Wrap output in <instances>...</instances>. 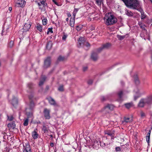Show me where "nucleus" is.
<instances>
[{
    "mask_svg": "<svg viewBox=\"0 0 152 152\" xmlns=\"http://www.w3.org/2000/svg\"><path fill=\"white\" fill-rule=\"evenodd\" d=\"M28 86L29 88H31L33 86L32 84L31 83H29L28 85Z\"/></svg>",
    "mask_w": 152,
    "mask_h": 152,
    "instance_id": "nucleus-46",
    "label": "nucleus"
},
{
    "mask_svg": "<svg viewBox=\"0 0 152 152\" xmlns=\"http://www.w3.org/2000/svg\"><path fill=\"white\" fill-rule=\"evenodd\" d=\"M9 10L10 12L12 10V8L11 7H10L9 8Z\"/></svg>",
    "mask_w": 152,
    "mask_h": 152,
    "instance_id": "nucleus-58",
    "label": "nucleus"
},
{
    "mask_svg": "<svg viewBox=\"0 0 152 152\" xmlns=\"http://www.w3.org/2000/svg\"><path fill=\"white\" fill-rule=\"evenodd\" d=\"M23 152H32L31 148L29 145H27L24 148Z\"/></svg>",
    "mask_w": 152,
    "mask_h": 152,
    "instance_id": "nucleus-20",
    "label": "nucleus"
},
{
    "mask_svg": "<svg viewBox=\"0 0 152 152\" xmlns=\"http://www.w3.org/2000/svg\"><path fill=\"white\" fill-rule=\"evenodd\" d=\"M47 20L46 18H44L42 20L43 24L44 25H46L47 24Z\"/></svg>",
    "mask_w": 152,
    "mask_h": 152,
    "instance_id": "nucleus-39",
    "label": "nucleus"
},
{
    "mask_svg": "<svg viewBox=\"0 0 152 152\" xmlns=\"http://www.w3.org/2000/svg\"><path fill=\"white\" fill-rule=\"evenodd\" d=\"M37 29L39 31L41 32L42 31V27L41 25L40 24H37Z\"/></svg>",
    "mask_w": 152,
    "mask_h": 152,
    "instance_id": "nucleus-32",
    "label": "nucleus"
},
{
    "mask_svg": "<svg viewBox=\"0 0 152 152\" xmlns=\"http://www.w3.org/2000/svg\"><path fill=\"white\" fill-rule=\"evenodd\" d=\"M28 118H26L24 120V122L23 123V125L24 126H27L28 125Z\"/></svg>",
    "mask_w": 152,
    "mask_h": 152,
    "instance_id": "nucleus-37",
    "label": "nucleus"
},
{
    "mask_svg": "<svg viewBox=\"0 0 152 152\" xmlns=\"http://www.w3.org/2000/svg\"><path fill=\"white\" fill-rule=\"evenodd\" d=\"M37 4L39 6V9L41 10L47 5L44 0L41 1L40 2H38Z\"/></svg>",
    "mask_w": 152,
    "mask_h": 152,
    "instance_id": "nucleus-12",
    "label": "nucleus"
},
{
    "mask_svg": "<svg viewBox=\"0 0 152 152\" xmlns=\"http://www.w3.org/2000/svg\"><path fill=\"white\" fill-rule=\"evenodd\" d=\"M30 109H32L33 107L34 106V104L33 102L31 101L30 104Z\"/></svg>",
    "mask_w": 152,
    "mask_h": 152,
    "instance_id": "nucleus-38",
    "label": "nucleus"
},
{
    "mask_svg": "<svg viewBox=\"0 0 152 152\" xmlns=\"http://www.w3.org/2000/svg\"><path fill=\"white\" fill-rule=\"evenodd\" d=\"M113 106L111 104H108L102 110V111L104 113H109L113 109Z\"/></svg>",
    "mask_w": 152,
    "mask_h": 152,
    "instance_id": "nucleus-4",
    "label": "nucleus"
},
{
    "mask_svg": "<svg viewBox=\"0 0 152 152\" xmlns=\"http://www.w3.org/2000/svg\"><path fill=\"white\" fill-rule=\"evenodd\" d=\"M48 30L49 31V32H50L51 33H53V31L52 30V28H48Z\"/></svg>",
    "mask_w": 152,
    "mask_h": 152,
    "instance_id": "nucleus-50",
    "label": "nucleus"
},
{
    "mask_svg": "<svg viewBox=\"0 0 152 152\" xmlns=\"http://www.w3.org/2000/svg\"><path fill=\"white\" fill-rule=\"evenodd\" d=\"M76 13H75L74 12H73V15L74 16V18H75V15H76Z\"/></svg>",
    "mask_w": 152,
    "mask_h": 152,
    "instance_id": "nucleus-60",
    "label": "nucleus"
},
{
    "mask_svg": "<svg viewBox=\"0 0 152 152\" xmlns=\"http://www.w3.org/2000/svg\"><path fill=\"white\" fill-rule=\"evenodd\" d=\"M11 103L13 106L17 105L18 103V99L17 98L13 96Z\"/></svg>",
    "mask_w": 152,
    "mask_h": 152,
    "instance_id": "nucleus-18",
    "label": "nucleus"
},
{
    "mask_svg": "<svg viewBox=\"0 0 152 152\" xmlns=\"http://www.w3.org/2000/svg\"><path fill=\"white\" fill-rule=\"evenodd\" d=\"M52 1L56 5L58 6V3L56 2L57 0H52Z\"/></svg>",
    "mask_w": 152,
    "mask_h": 152,
    "instance_id": "nucleus-53",
    "label": "nucleus"
},
{
    "mask_svg": "<svg viewBox=\"0 0 152 152\" xmlns=\"http://www.w3.org/2000/svg\"><path fill=\"white\" fill-rule=\"evenodd\" d=\"M141 19L142 20H143L146 17V15H145L144 14V13L143 12L141 11Z\"/></svg>",
    "mask_w": 152,
    "mask_h": 152,
    "instance_id": "nucleus-34",
    "label": "nucleus"
},
{
    "mask_svg": "<svg viewBox=\"0 0 152 152\" xmlns=\"http://www.w3.org/2000/svg\"><path fill=\"white\" fill-rule=\"evenodd\" d=\"M33 97V95L32 94V95H31V96H29V98L30 99H32Z\"/></svg>",
    "mask_w": 152,
    "mask_h": 152,
    "instance_id": "nucleus-56",
    "label": "nucleus"
},
{
    "mask_svg": "<svg viewBox=\"0 0 152 152\" xmlns=\"http://www.w3.org/2000/svg\"><path fill=\"white\" fill-rule=\"evenodd\" d=\"M91 30L92 31V30H94L95 28H94V27L92 26L91 27Z\"/></svg>",
    "mask_w": 152,
    "mask_h": 152,
    "instance_id": "nucleus-59",
    "label": "nucleus"
},
{
    "mask_svg": "<svg viewBox=\"0 0 152 152\" xmlns=\"http://www.w3.org/2000/svg\"><path fill=\"white\" fill-rule=\"evenodd\" d=\"M105 134L108 135L111 137L112 139L114 136V132L113 131H106L104 132Z\"/></svg>",
    "mask_w": 152,
    "mask_h": 152,
    "instance_id": "nucleus-14",
    "label": "nucleus"
},
{
    "mask_svg": "<svg viewBox=\"0 0 152 152\" xmlns=\"http://www.w3.org/2000/svg\"><path fill=\"white\" fill-rule=\"evenodd\" d=\"M42 130L44 133H45L48 132V130L47 128L45 126H43L42 129Z\"/></svg>",
    "mask_w": 152,
    "mask_h": 152,
    "instance_id": "nucleus-36",
    "label": "nucleus"
},
{
    "mask_svg": "<svg viewBox=\"0 0 152 152\" xmlns=\"http://www.w3.org/2000/svg\"><path fill=\"white\" fill-rule=\"evenodd\" d=\"M99 144L98 143V142L97 141H96L94 142V144L93 146L94 147L96 146V147H98L99 146Z\"/></svg>",
    "mask_w": 152,
    "mask_h": 152,
    "instance_id": "nucleus-41",
    "label": "nucleus"
},
{
    "mask_svg": "<svg viewBox=\"0 0 152 152\" xmlns=\"http://www.w3.org/2000/svg\"><path fill=\"white\" fill-rule=\"evenodd\" d=\"M50 110L47 108H45L43 111L44 116L46 119H49L50 118Z\"/></svg>",
    "mask_w": 152,
    "mask_h": 152,
    "instance_id": "nucleus-6",
    "label": "nucleus"
},
{
    "mask_svg": "<svg viewBox=\"0 0 152 152\" xmlns=\"http://www.w3.org/2000/svg\"><path fill=\"white\" fill-rule=\"evenodd\" d=\"M84 38L83 37H80L79 39L77 46L78 47H80L81 45L83 44L84 46L87 47H89L90 45L87 42H85L84 41Z\"/></svg>",
    "mask_w": 152,
    "mask_h": 152,
    "instance_id": "nucleus-3",
    "label": "nucleus"
},
{
    "mask_svg": "<svg viewBox=\"0 0 152 152\" xmlns=\"http://www.w3.org/2000/svg\"><path fill=\"white\" fill-rule=\"evenodd\" d=\"M13 119V117L12 116H8V120L10 121H12Z\"/></svg>",
    "mask_w": 152,
    "mask_h": 152,
    "instance_id": "nucleus-45",
    "label": "nucleus"
},
{
    "mask_svg": "<svg viewBox=\"0 0 152 152\" xmlns=\"http://www.w3.org/2000/svg\"><path fill=\"white\" fill-rule=\"evenodd\" d=\"M97 51L98 49L96 50L93 52L91 53V58L93 61H96L98 58L99 57L98 55V53L99 52H98Z\"/></svg>",
    "mask_w": 152,
    "mask_h": 152,
    "instance_id": "nucleus-5",
    "label": "nucleus"
},
{
    "mask_svg": "<svg viewBox=\"0 0 152 152\" xmlns=\"http://www.w3.org/2000/svg\"><path fill=\"white\" fill-rule=\"evenodd\" d=\"M88 67L87 66H84L83 67V72H85L87 70Z\"/></svg>",
    "mask_w": 152,
    "mask_h": 152,
    "instance_id": "nucleus-47",
    "label": "nucleus"
},
{
    "mask_svg": "<svg viewBox=\"0 0 152 152\" xmlns=\"http://www.w3.org/2000/svg\"><path fill=\"white\" fill-rule=\"evenodd\" d=\"M126 37L125 35L121 36L119 35H117L118 38L120 40H122L124 39Z\"/></svg>",
    "mask_w": 152,
    "mask_h": 152,
    "instance_id": "nucleus-33",
    "label": "nucleus"
},
{
    "mask_svg": "<svg viewBox=\"0 0 152 152\" xmlns=\"http://www.w3.org/2000/svg\"><path fill=\"white\" fill-rule=\"evenodd\" d=\"M2 35L4 34L3 32V31L2 32Z\"/></svg>",
    "mask_w": 152,
    "mask_h": 152,
    "instance_id": "nucleus-64",
    "label": "nucleus"
},
{
    "mask_svg": "<svg viewBox=\"0 0 152 152\" xmlns=\"http://www.w3.org/2000/svg\"><path fill=\"white\" fill-rule=\"evenodd\" d=\"M105 23L107 25H111L116 23L117 21V18L111 13L108 14V15L105 18Z\"/></svg>",
    "mask_w": 152,
    "mask_h": 152,
    "instance_id": "nucleus-2",
    "label": "nucleus"
},
{
    "mask_svg": "<svg viewBox=\"0 0 152 152\" xmlns=\"http://www.w3.org/2000/svg\"><path fill=\"white\" fill-rule=\"evenodd\" d=\"M134 81L135 83L137 85H139L140 83V81L139 80V79L138 77H136L134 79Z\"/></svg>",
    "mask_w": 152,
    "mask_h": 152,
    "instance_id": "nucleus-35",
    "label": "nucleus"
},
{
    "mask_svg": "<svg viewBox=\"0 0 152 152\" xmlns=\"http://www.w3.org/2000/svg\"><path fill=\"white\" fill-rule=\"evenodd\" d=\"M115 150L116 151H120L121 149L120 147H117L116 148Z\"/></svg>",
    "mask_w": 152,
    "mask_h": 152,
    "instance_id": "nucleus-52",
    "label": "nucleus"
},
{
    "mask_svg": "<svg viewBox=\"0 0 152 152\" xmlns=\"http://www.w3.org/2000/svg\"><path fill=\"white\" fill-rule=\"evenodd\" d=\"M81 27H80L79 26H77L76 28V29L77 31H80L81 30Z\"/></svg>",
    "mask_w": 152,
    "mask_h": 152,
    "instance_id": "nucleus-49",
    "label": "nucleus"
},
{
    "mask_svg": "<svg viewBox=\"0 0 152 152\" xmlns=\"http://www.w3.org/2000/svg\"><path fill=\"white\" fill-rule=\"evenodd\" d=\"M145 104H146L145 101L144 99L143 98L141 99L140 100L138 104V106L139 107H143Z\"/></svg>",
    "mask_w": 152,
    "mask_h": 152,
    "instance_id": "nucleus-13",
    "label": "nucleus"
},
{
    "mask_svg": "<svg viewBox=\"0 0 152 152\" xmlns=\"http://www.w3.org/2000/svg\"><path fill=\"white\" fill-rule=\"evenodd\" d=\"M93 83V81L91 80H89L88 81V83L89 84H91Z\"/></svg>",
    "mask_w": 152,
    "mask_h": 152,
    "instance_id": "nucleus-51",
    "label": "nucleus"
},
{
    "mask_svg": "<svg viewBox=\"0 0 152 152\" xmlns=\"http://www.w3.org/2000/svg\"><path fill=\"white\" fill-rule=\"evenodd\" d=\"M118 94L120 98H121L122 97V96L123 95V91L122 90H120L119 91L118 93Z\"/></svg>",
    "mask_w": 152,
    "mask_h": 152,
    "instance_id": "nucleus-31",
    "label": "nucleus"
},
{
    "mask_svg": "<svg viewBox=\"0 0 152 152\" xmlns=\"http://www.w3.org/2000/svg\"><path fill=\"white\" fill-rule=\"evenodd\" d=\"M151 61H152V55H151Z\"/></svg>",
    "mask_w": 152,
    "mask_h": 152,
    "instance_id": "nucleus-63",
    "label": "nucleus"
},
{
    "mask_svg": "<svg viewBox=\"0 0 152 152\" xmlns=\"http://www.w3.org/2000/svg\"><path fill=\"white\" fill-rule=\"evenodd\" d=\"M46 77L45 76H42L41 80L39 84V86H41L43 84L44 82L46 80Z\"/></svg>",
    "mask_w": 152,
    "mask_h": 152,
    "instance_id": "nucleus-15",
    "label": "nucleus"
},
{
    "mask_svg": "<svg viewBox=\"0 0 152 152\" xmlns=\"http://www.w3.org/2000/svg\"><path fill=\"white\" fill-rule=\"evenodd\" d=\"M50 64V57H47L45 60V64L44 67L45 68H47L49 67Z\"/></svg>",
    "mask_w": 152,
    "mask_h": 152,
    "instance_id": "nucleus-8",
    "label": "nucleus"
},
{
    "mask_svg": "<svg viewBox=\"0 0 152 152\" xmlns=\"http://www.w3.org/2000/svg\"><path fill=\"white\" fill-rule=\"evenodd\" d=\"M67 37V35H66L64 34L62 37V39L63 40H65Z\"/></svg>",
    "mask_w": 152,
    "mask_h": 152,
    "instance_id": "nucleus-44",
    "label": "nucleus"
},
{
    "mask_svg": "<svg viewBox=\"0 0 152 152\" xmlns=\"http://www.w3.org/2000/svg\"><path fill=\"white\" fill-rule=\"evenodd\" d=\"M78 11V10L77 9H75L74 10V11H73V12H74L75 13H76Z\"/></svg>",
    "mask_w": 152,
    "mask_h": 152,
    "instance_id": "nucleus-54",
    "label": "nucleus"
},
{
    "mask_svg": "<svg viewBox=\"0 0 152 152\" xmlns=\"http://www.w3.org/2000/svg\"><path fill=\"white\" fill-rule=\"evenodd\" d=\"M15 124L13 122L10 123L8 125V127L9 128L11 127L14 128L15 127Z\"/></svg>",
    "mask_w": 152,
    "mask_h": 152,
    "instance_id": "nucleus-27",
    "label": "nucleus"
},
{
    "mask_svg": "<svg viewBox=\"0 0 152 152\" xmlns=\"http://www.w3.org/2000/svg\"><path fill=\"white\" fill-rule=\"evenodd\" d=\"M101 100L102 101H104L105 100V98L104 96H102V97Z\"/></svg>",
    "mask_w": 152,
    "mask_h": 152,
    "instance_id": "nucleus-55",
    "label": "nucleus"
},
{
    "mask_svg": "<svg viewBox=\"0 0 152 152\" xmlns=\"http://www.w3.org/2000/svg\"><path fill=\"white\" fill-rule=\"evenodd\" d=\"M126 14L129 16H132V13L130 11L127 10H126L125 11Z\"/></svg>",
    "mask_w": 152,
    "mask_h": 152,
    "instance_id": "nucleus-26",
    "label": "nucleus"
},
{
    "mask_svg": "<svg viewBox=\"0 0 152 152\" xmlns=\"http://www.w3.org/2000/svg\"><path fill=\"white\" fill-rule=\"evenodd\" d=\"M140 115H141V117H145V113L142 112H141Z\"/></svg>",
    "mask_w": 152,
    "mask_h": 152,
    "instance_id": "nucleus-48",
    "label": "nucleus"
},
{
    "mask_svg": "<svg viewBox=\"0 0 152 152\" xmlns=\"http://www.w3.org/2000/svg\"><path fill=\"white\" fill-rule=\"evenodd\" d=\"M54 143L53 142H51L50 143V145L52 147H53V146H54Z\"/></svg>",
    "mask_w": 152,
    "mask_h": 152,
    "instance_id": "nucleus-57",
    "label": "nucleus"
},
{
    "mask_svg": "<svg viewBox=\"0 0 152 152\" xmlns=\"http://www.w3.org/2000/svg\"><path fill=\"white\" fill-rule=\"evenodd\" d=\"M145 93V92H143L142 93L140 92V91H139L137 92V94L138 95V96H134V100H136L137 98H138L140 96H141L142 94H144Z\"/></svg>",
    "mask_w": 152,
    "mask_h": 152,
    "instance_id": "nucleus-25",
    "label": "nucleus"
},
{
    "mask_svg": "<svg viewBox=\"0 0 152 152\" xmlns=\"http://www.w3.org/2000/svg\"><path fill=\"white\" fill-rule=\"evenodd\" d=\"M126 107L127 108H129L131 107V105L130 103H127L125 104Z\"/></svg>",
    "mask_w": 152,
    "mask_h": 152,
    "instance_id": "nucleus-42",
    "label": "nucleus"
},
{
    "mask_svg": "<svg viewBox=\"0 0 152 152\" xmlns=\"http://www.w3.org/2000/svg\"><path fill=\"white\" fill-rule=\"evenodd\" d=\"M110 46V44L107 43L105 44L104 45L102 46L98 49L97 51L98 52H100L103 49L107 48Z\"/></svg>",
    "mask_w": 152,
    "mask_h": 152,
    "instance_id": "nucleus-11",
    "label": "nucleus"
},
{
    "mask_svg": "<svg viewBox=\"0 0 152 152\" xmlns=\"http://www.w3.org/2000/svg\"><path fill=\"white\" fill-rule=\"evenodd\" d=\"M68 20H69V19H68V18H66V20L67 21Z\"/></svg>",
    "mask_w": 152,
    "mask_h": 152,
    "instance_id": "nucleus-61",
    "label": "nucleus"
},
{
    "mask_svg": "<svg viewBox=\"0 0 152 152\" xmlns=\"http://www.w3.org/2000/svg\"><path fill=\"white\" fill-rule=\"evenodd\" d=\"M24 0H17L15 2V6L17 7H22L24 5Z\"/></svg>",
    "mask_w": 152,
    "mask_h": 152,
    "instance_id": "nucleus-7",
    "label": "nucleus"
},
{
    "mask_svg": "<svg viewBox=\"0 0 152 152\" xmlns=\"http://www.w3.org/2000/svg\"><path fill=\"white\" fill-rule=\"evenodd\" d=\"M146 104L149 105L152 104V96H149L145 98H144Z\"/></svg>",
    "mask_w": 152,
    "mask_h": 152,
    "instance_id": "nucleus-9",
    "label": "nucleus"
},
{
    "mask_svg": "<svg viewBox=\"0 0 152 152\" xmlns=\"http://www.w3.org/2000/svg\"><path fill=\"white\" fill-rule=\"evenodd\" d=\"M49 31H48L47 32V34H49Z\"/></svg>",
    "mask_w": 152,
    "mask_h": 152,
    "instance_id": "nucleus-62",
    "label": "nucleus"
},
{
    "mask_svg": "<svg viewBox=\"0 0 152 152\" xmlns=\"http://www.w3.org/2000/svg\"><path fill=\"white\" fill-rule=\"evenodd\" d=\"M48 100L49 103L51 105H55L56 104V102L55 100L52 98L50 97L48 99Z\"/></svg>",
    "mask_w": 152,
    "mask_h": 152,
    "instance_id": "nucleus-19",
    "label": "nucleus"
},
{
    "mask_svg": "<svg viewBox=\"0 0 152 152\" xmlns=\"http://www.w3.org/2000/svg\"><path fill=\"white\" fill-rule=\"evenodd\" d=\"M151 133V130H150L149 132L147 133L146 136V141L149 144V140L150 138V134Z\"/></svg>",
    "mask_w": 152,
    "mask_h": 152,
    "instance_id": "nucleus-21",
    "label": "nucleus"
},
{
    "mask_svg": "<svg viewBox=\"0 0 152 152\" xmlns=\"http://www.w3.org/2000/svg\"><path fill=\"white\" fill-rule=\"evenodd\" d=\"M52 43L50 41L48 42L46 45V48L48 50H50L52 48Z\"/></svg>",
    "mask_w": 152,
    "mask_h": 152,
    "instance_id": "nucleus-22",
    "label": "nucleus"
},
{
    "mask_svg": "<svg viewBox=\"0 0 152 152\" xmlns=\"http://www.w3.org/2000/svg\"><path fill=\"white\" fill-rule=\"evenodd\" d=\"M138 24L140 28H141L143 30H145L146 31V29L145 28L144 25L141 22H139L138 23Z\"/></svg>",
    "mask_w": 152,
    "mask_h": 152,
    "instance_id": "nucleus-23",
    "label": "nucleus"
},
{
    "mask_svg": "<svg viewBox=\"0 0 152 152\" xmlns=\"http://www.w3.org/2000/svg\"><path fill=\"white\" fill-rule=\"evenodd\" d=\"M58 90L60 91H63L64 90L63 87L62 86H60L58 88Z\"/></svg>",
    "mask_w": 152,
    "mask_h": 152,
    "instance_id": "nucleus-43",
    "label": "nucleus"
},
{
    "mask_svg": "<svg viewBox=\"0 0 152 152\" xmlns=\"http://www.w3.org/2000/svg\"><path fill=\"white\" fill-rule=\"evenodd\" d=\"M75 23L74 19L71 18L70 21V25L71 27H73L74 26V24Z\"/></svg>",
    "mask_w": 152,
    "mask_h": 152,
    "instance_id": "nucleus-24",
    "label": "nucleus"
},
{
    "mask_svg": "<svg viewBox=\"0 0 152 152\" xmlns=\"http://www.w3.org/2000/svg\"><path fill=\"white\" fill-rule=\"evenodd\" d=\"M37 129H36L34 131L32 132V136L33 139H35L39 137V135L36 132V130H37Z\"/></svg>",
    "mask_w": 152,
    "mask_h": 152,
    "instance_id": "nucleus-17",
    "label": "nucleus"
},
{
    "mask_svg": "<svg viewBox=\"0 0 152 152\" xmlns=\"http://www.w3.org/2000/svg\"><path fill=\"white\" fill-rule=\"evenodd\" d=\"M31 26V24L28 23H26L23 28V31L26 32L28 30Z\"/></svg>",
    "mask_w": 152,
    "mask_h": 152,
    "instance_id": "nucleus-10",
    "label": "nucleus"
},
{
    "mask_svg": "<svg viewBox=\"0 0 152 152\" xmlns=\"http://www.w3.org/2000/svg\"><path fill=\"white\" fill-rule=\"evenodd\" d=\"M127 7L133 9H137L140 7L138 0H122Z\"/></svg>",
    "mask_w": 152,
    "mask_h": 152,
    "instance_id": "nucleus-1",
    "label": "nucleus"
},
{
    "mask_svg": "<svg viewBox=\"0 0 152 152\" xmlns=\"http://www.w3.org/2000/svg\"><path fill=\"white\" fill-rule=\"evenodd\" d=\"M133 120L132 118V117H125L124 118V120L122 121V123L124 122L129 123L132 122Z\"/></svg>",
    "mask_w": 152,
    "mask_h": 152,
    "instance_id": "nucleus-16",
    "label": "nucleus"
},
{
    "mask_svg": "<svg viewBox=\"0 0 152 152\" xmlns=\"http://www.w3.org/2000/svg\"><path fill=\"white\" fill-rule=\"evenodd\" d=\"M26 114L27 115V118H31L32 119L33 118V113H26Z\"/></svg>",
    "mask_w": 152,
    "mask_h": 152,
    "instance_id": "nucleus-28",
    "label": "nucleus"
},
{
    "mask_svg": "<svg viewBox=\"0 0 152 152\" xmlns=\"http://www.w3.org/2000/svg\"><path fill=\"white\" fill-rule=\"evenodd\" d=\"M103 0H96V3L97 4L98 6H100L102 3H103Z\"/></svg>",
    "mask_w": 152,
    "mask_h": 152,
    "instance_id": "nucleus-30",
    "label": "nucleus"
},
{
    "mask_svg": "<svg viewBox=\"0 0 152 152\" xmlns=\"http://www.w3.org/2000/svg\"><path fill=\"white\" fill-rule=\"evenodd\" d=\"M14 45V41L12 40H11L8 44V47L10 48H12L13 47Z\"/></svg>",
    "mask_w": 152,
    "mask_h": 152,
    "instance_id": "nucleus-29",
    "label": "nucleus"
},
{
    "mask_svg": "<svg viewBox=\"0 0 152 152\" xmlns=\"http://www.w3.org/2000/svg\"><path fill=\"white\" fill-rule=\"evenodd\" d=\"M64 57H62L61 56H60L58 57V60L59 61H61L64 60Z\"/></svg>",
    "mask_w": 152,
    "mask_h": 152,
    "instance_id": "nucleus-40",
    "label": "nucleus"
}]
</instances>
